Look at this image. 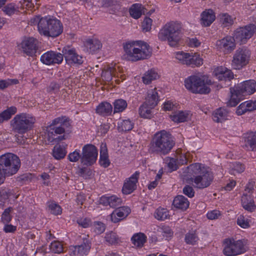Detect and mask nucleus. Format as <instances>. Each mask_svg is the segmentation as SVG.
I'll return each mask as SVG.
<instances>
[{"label": "nucleus", "instance_id": "f257e3e1", "mask_svg": "<svg viewBox=\"0 0 256 256\" xmlns=\"http://www.w3.org/2000/svg\"><path fill=\"white\" fill-rule=\"evenodd\" d=\"M124 56L127 60L136 62L150 57L152 50L149 44L142 40L130 41L124 44Z\"/></svg>", "mask_w": 256, "mask_h": 256}, {"label": "nucleus", "instance_id": "f03ea898", "mask_svg": "<svg viewBox=\"0 0 256 256\" xmlns=\"http://www.w3.org/2000/svg\"><path fill=\"white\" fill-rule=\"evenodd\" d=\"M175 145L172 134L162 130L156 132L152 138L150 147L152 153L160 155H166L168 154Z\"/></svg>", "mask_w": 256, "mask_h": 256}, {"label": "nucleus", "instance_id": "7ed1b4c3", "mask_svg": "<svg viewBox=\"0 0 256 256\" xmlns=\"http://www.w3.org/2000/svg\"><path fill=\"white\" fill-rule=\"evenodd\" d=\"M181 28L180 24L177 22H168L160 30L158 38L162 41L167 40L171 46H175L180 39Z\"/></svg>", "mask_w": 256, "mask_h": 256}, {"label": "nucleus", "instance_id": "20e7f679", "mask_svg": "<svg viewBox=\"0 0 256 256\" xmlns=\"http://www.w3.org/2000/svg\"><path fill=\"white\" fill-rule=\"evenodd\" d=\"M20 166L19 158L12 153L5 154L0 156V181L6 176L15 174Z\"/></svg>", "mask_w": 256, "mask_h": 256}, {"label": "nucleus", "instance_id": "39448f33", "mask_svg": "<svg viewBox=\"0 0 256 256\" xmlns=\"http://www.w3.org/2000/svg\"><path fill=\"white\" fill-rule=\"evenodd\" d=\"M62 31L63 26L60 20L50 16L42 18L39 27V32L41 35L55 38L60 36Z\"/></svg>", "mask_w": 256, "mask_h": 256}, {"label": "nucleus", "instance_id": "423d86ee", "mask_svg": "<svg viewBox=\"0 0 256 256\" xmlns=\"http://www.w3.org/2000/svg\"><path fill=\"white\" fill-rule=\"evenodd\" d=\"M212 84L210 80L201 78L196 75L188 76L184 80L186 88L194 94H207L210 92L208 86Z\"/></svg>", "mask_w": 256, "mask_h": 256}, {"label": "nucleus", "instance_id": "0eeeda50", "mask_svg": "<svg viewBox=\"0 0 256 256\" xmlns=\"http://www.w3.org/2000/svg\"><path fill=\"white\" fill-rule=\"evenodd\" d=\"M36 122L32 115L26 113L16 114L11 121L12 130L14 132L24 134L30 130Z\"/></svg>", "mask_w": 256, "mask_h": 256}, {"label": "nucleus", "instance_id": "6e6552de", "mask_svg": "<svg viewBox=\"0 0 256 256\" xmlns=\"http://www.w3.org/2000/svg\"><path fill=\"white\" fill-rule=\"evenodd\" d=\"M223 254L226 256H236L246 251L244 241L233 238H226L223 242Z\"/></svg>", "mask_w": 256, "mask_h": 256}, {"label": "nucleus", "instance_id": "1a4fd4ad", "mask_svg": "<svg viewBox=\"0 0 256 256\" xmlns=\"http://www.w3.org/2000/svg\"><path fill=\"white\" fill-rule=\"evenodd\" d=\"M68 118L66 116H60L54 118L52 120L51 124L44 128V138L46 142L50 143L54 142H58L64 139V136H58L54 134L52 130V126L58 124H66Z\"/></svg>", "mask_w": 256, "mask_h": 256}, {"label": "nucleus", "instance_id": "9d476101", "mask_svg": "<svg viewBox=\"0 0 256 256\" xmlns=\"http://www.w3.org/2000/svg\"><path fill=\"white\" fill-rule=\"evenodd\" d=\"M251 52L245 48H239L236 50L233 56L232 66L236 70H240L246 66L250 60Z\"/></svg>", "mask_w": 256, "mask_h": 256}, {"label": "nucleus", "instance_id": "9b49d317", "mask_svg": "<svg viewBox=\"0 0 256 256\" xmlns=\"http://www.w3.org/2000/svg\"><path fill=\"white\" fill-rule=\"evenodd\" d=\"M214 180V174L208 168H204L202 172L191 178L194 187L203 189L209 186Z\"/></svg>", "mask_w": 256, "mask_h": 256}, {"label": "nucleus", "instance_id": "f8f14e48", "mask_svg": "<svg viewBox=\"0 0 256 256\" xmlns=\"http://www.w3.org/2000/svg\"><path fill=\"white\" fill-rule=\"evenodd\" d=\"M176 58L182 64L192 67L200 66L203 64L202 58L197 53L178 52L176 53Z\"/></svg>", "mask_w": 256, "mask_h": 256}, {"label": "nucleus", "instance_id": "ddd939ff", "mask_svg": "<svg viewBox=\"0 0 256 256\" xmlns=\"http://www.w3.org/2000/svg\"><path fill=\"white\" fill-rule=\"evenodd\" d=\"M98 156V150L92 144H86L82 148L81 163L83 165L90 166L94 164Z\"/></svg>", "mask_w": 256, "mask_h": 256}, {"label": "nucleus", "instance_id": "4468645a", "mask_svg": "<svg viewBox=\"0 0 256 256\" xmlns=\"http://www.w3.org/2000/svg\"><path fill=\"white\" fill-rule=\"evenodd\" d=\"M256 30V26L250 24L237 28L234 32V37L236 42L240 44H245L253 36Z\"/></svg>", "mask_w": 256, "mask_h": 256}, {"label": "nucleus", "instance_id": "2eb2a0df", "mask_svg": "<svg viewBox=\"0 0 256 256\" xmlns=\"http://www.w3.org/2000/svg\"><path fill=\"white\" fill-rule=\"evenodd\" d=\"M38 40L33 37L25 38L19 45L22 52L28 56H35L38 49Z\"/></svg>", "mask_w": 256, "mask_h": 256}, {"label": "nucleus", "instance_id": "dca6fc26", "mask_svg": "<svg viewBox=\"0 0 256 256\" xmlns=\"http://www.w3.org/2000/svg\"><path fill=\"white\" fill-rule=\"evenodd\" d=\"M64 58L68 64L80 65L84 62L83 58L76 52L74 48L66 46L63 48Z\"/></svg>", "mask_w": 256, "mask_h": 256}, {"label": "nucleus", "instance_id": "f3484780", "mask_svg": "<svg viewBox=\"0 0 256 256\" xmlns=\"http://www.w3.org/2000/svg\"><path fill=\"white\" fill-rule=\"evenodd\" d=\"M236 40L234 37L226 36L216 42V48L224 54L231 52L236 48Z\"/></svg>", "mask_w": 256, "mask_h": 256}, {"label": "nucleus", "instance_id": "a211bd4d", "mask_svg": "<svg viewBox=\"0 0 256 256\" xmlns=\"http://www.w3.org/2000/svg\"><path fill=\"white\" fill-rule=\"evenodd\" d=\"M64 59L63 54L54 51H48L40 56V61L46 65L60 64Z\"/></svg>", "mask_w": 256, "mask_h": 256}, {"label": "nucleus", "instance_id": "6ab92c4d", "mask_svg": "<svg viewBox=\"0 0 256 256\" xmlns=\"http://www.w3.org/2000/svg\"><path fill=\"white\" fill-rule=\"evenodd\" d=\"M140 174L139 172L136 171L130 177L125 180L122 188L124 194H129L136 189Z\"/></svg>", "mask_w": 256, "mask_h": 256}, {"label": "nucleus", "instance_id": "aec40b11", "mask_svg": "<svg viewBox=\"0 0 256 256\" xmlns=\"http://www.w3.org/2000/svg\"><path fill=\"white\" fill-rule=\"evenodd\" d=\"M236 91L243 96L252 94L256 91V82L252 80H246L238 84Z\"/></svg>", "mask_w": 256, "mask_h": 256}, {"label": "nucleus", "instance_id": "412c9836", "mask_svg": "<svg viewBox=\"0 0 256 256\" xmlns=\"http://www.w3.org/2000/svg\"><path fill=\"white\" fill-rule=\"evenodd\" d=\"M213 72L219 80H230L234 78V74L232 70L222 66L216 68Z\"/></svg>", "mask_w": 256, "mask_h": 256}, {"label": "nucleus", "instance_id": "4be33fe9", "mask_svg": "<svg viewBox=\"0 0 256 256\" xmlns=\"http://www.w3.org/2000/svg\"><path fill=\"white\" fill-rule=\"evenodd\" d=\"M130 212V209L128 207H120L116 209L110 214L111 220L114 222H118L126 218Z\"/></svg>", "mask_w": 256, "mask_h": 256}, {"label": "nucleus", "instance_id": "5701e85b", "mask_svg": "<svg viewBox=\"0 0 256 256\" xmlns=\"http://www.w3.org/2000/svg\"><path fill=\"white\" fill-rule=\"evenodd\" d=\"M91 248V243L88 238H84L80 245L76 246L73 250L76 256H84L88 254Z\"/></svg>", "mask_w": 256, "mask_h": 256}, {"label": "nucleus", "instance_id": "b1692460", "mask_svg": "<svg viewBox=\"0 0 256 256\" xmlns=\"http://www.w3.org/2000/svg\"><path fill=\"white\" fill-rule=\"evenodd\" d=\"M254 110H256V100H250L240 104L236 109V113L238 115L240 116L247 112Z\"/></svg>", "mask_w": 256, "mask_h": 256}, {"label": "nucleus", "instance_id": "393cba45", "mask_svg": "<svg viewBox=\"0 0 256 256\" xmlns=\"http://www.w3.org/2000/svg\"><path fill=\"white\" fill-rule=\"evenodd\" d=\"M200 16L202 24L204 26H210L216 18L214 12L211 9L206 10Z\"/></svg>", "mask_w": 256, "mask_h": 256}, {"label": "nucleus", "instance_id": "a878e982", "mask_svg": "<svg viewBox=\"0 0 256 256\" xmlns=\"http://www.w3.org/2000/svg\"><path fill=\"white\" fill-rule=\"evenodd\" d=\"M100 164L104 168H107L110 164L106 145L102 143L100 147Z\"/></svg>", "mask_w": 256, "mask_h": 256}, {"label": "nucleus", "instance_id": "bb28decb", "mask_svg": "<svg viewBox=\"0 0 256 256\" xmlns=\"http://www.w3.org/2000/svg\"><path fill=\"white\" fill-rule=\"evenodd\" d=\"M190 114L188 111H178L172 112L170 117L171 120L177 123L184 122L187 121L190 118Z\"/></svg>", "mask_w": 256, "mask_h": 256}, {"label": "nucleus", "instance_id": "cd10ccee", "mask_svg": "<svg viewBox=\"0 0 256 256\" xmlns=\"http://www.w3.org/2000/svg\"><path fill=\"white\" fill-rule=\"evenodd\" d=\"M245 146L249 150L256 151V131L246 134L245 137Z\"/></svg>", "mask_w": 256, "mask_h": 256}, {"label": "nucleus", "instance_id": "c85d7f7f", "mask_svg": "<svg viewBox=\"0 0 256 256\" xmlns=\"http://www.w3.org/2000/svg\"><path fill=\"white\" fill-rule=\"evenodd\" d=\"M228 110L225 108H220L213 112L212 118L215 122H222L228 118Z\"/></svg>", "mask_w": 256, "mask_h": 256}, {"label": "nucleus", "instance_id": "c756f323", "mask_svg": "<svg viewBox=\"0 0 256 256\" xmlns=\"http://www.w3.org/2000/svg\"><path fill=\"white\" fill-rule=\"evenodd\" d=\"M189 202L188 199L183 196H176L172 204L176 208L182 210H186L189 206Z\"/></svg>", "mask_w": 256, "mask_h": 256}, {"label": "nucleus", "instance_id": "7c9ffc66", "mask_svg": "<svg viewBox=\"0 0 256 256\" xmlns=\"http://www.w3.org/2000/svg\"><path fill=\"white\" fill-rule=\"evenodd\" d=\"M112 106L108 102H102L96 108V112L101 116H108L111 114Z\"/></svg>", "mask_w": 256, "mask_h": 256}, {"label": "nucleus", "instance_id": "2f4dec72", "mask_svg": "<svg viewBox=\"0 0 256 256\" xmlns=\"http://www.w3.org/2000/svg\"><path fill=\"white\" fill-rule=\"evenodd\" d=\"M242 207L246 210L252 212L256 208L254 201L250 195L244 194L242 197Z\"/></svg>", "mask_w": 256, "mask_h": 256}, {"label": "nucleus", "instance_id": "473e14b6", "mask_svg": "<svg viewBox=\"0 0 256 256\" xmlns=\"http://www.w3.org/2000/svg\"><path fill=\"white\" fill-rule=\"evenodd\" d=\"M208 168V167H205L201 164L194 163L188 166L186 170H187L188 176L198 175L202 172L204 168Z\"/></svg>", "mask_w": 256, "mask_h": 256}, {"label": "nucleus", "instance_id": "72a5a7b5", "mask_svg": "<svg viewBox=\"0 0 256 256\" xmlns=\"http://www.w3.org/2000/svg\"><path fill=\"white\" fill-rule=\"evenodd\" d=\"M158 101V94L154 89L148 92V96L144 102L150 106L151 108H154V107L157 105Z\"/></svg>", "mask_w": 256, "mask_h": 256}, {"label": "nucleus", "instance_id": "f704fd0d", "mask_svg": "<svg viewBox=\"0 0 256 256\" xmlns=\"http://www.w3.org/2000/svg\"><path fill=\"white\" fill-rule=\"evenodd\" d=\"M131 241L135 246L142 248L146 241V236L143 233H136L132 237Z\"/></svg>", "mask_w": 256, "mask_h": 256}, {"label": "nucleus", "instance_id": "c9c22d12", "mask_svg": "<svg viewBox=\"0 0 256 256\" xmlns=\"http://www.w3.org/2000/svg\"><path fill=\"white\" fill-rule=\"evenodd\" d=\"M199 240L198 232L196 230H189L184 236L185 242L190 245L196 244Z\"/></svg>", "mask_w": 256, "mask_h": 256}, {"label": "nucleus", "instance_id": "e433bc0d", "mask_svg": "<svg viewBox=\"0 0 256 256\" xmlns=\"http://www.w3.org/2000/svg\"><path fill=\"white\" fill-rule=\"evenodd\" d=\"M134 123L130 119L122 120L118 123V129L119 132H127L132 129Z\"/></svg>", "mask_w": 256, "mask_h": 256}, {"label": "nucleus", "instance_id": "4c0bfd02", "mask_svg": "<svg viewBox=\"0 0 256 256\" xmlns=\"http://www.w3.org/2000/svg\"><path fill=\"white\" fill-rule=\"evenodd\" d=\"M85 46L90 52H96L102 47V44L96 38L88 39L85 43Z\"/></svg>", "mask_w": 256, "mask_h": 256}, {"label": "nucleus", "instance_id": "58836bf2", "mask_svg": "<svg viewBox=\"0 0 256 256\" xmlns=\"http://www.w3.org/2000/svg\"><path fill=\"white\" fill-rule=\"evenodd\" d=\"M151 106L144 102L139 108L140 116L144 118H150L152 116V110Z\"/></svg>", "mask_w": 256, "mask_h": 256}, {"label": "nucleus", "instance_id": "ea45409f", "mask_svg": "<svg viewBox=\"0 0 256 256\" xmlns=\"http://www.w3.org/2000/svg\"><path fill=\"white\" fill-rule=\"evenodd\" d=\"M159 77L158 74L153 70L146 72L142 77L143 82L146 84H150L152 80H156Z\"/></svg>", "mask_w": 256, "mask_h": 256}, {"label": "nucleus", "instance_id": "a19ab883", "mask_svg": "<svg viewBox=\"0 0 256 256\" xmlns=\"http://www.w3.org/2000/svg\"><path fill=\"white\" fill-rule=\"evenodd\" d=\"M142 8H143L141 4H134L130 9V14L132 18L138 19L142 14Z\"/></svg>", "mask_w": 256, "mask_h": 256}, {"label": "nucleus", "instance_id": "79ce46f5", "mask_svg": "<svg viewBox=\"0 0 256 256\" xmlns=\"http://www.w3.org/2000/svg\"><path fill=\"white\" fill-rule=\"evenodd\" d=\"M16 112V108L12 106L4 110L0 114V123L10 120L12 115Z\"/></svg>", "mask_w": 256, "mask_h": 256}, {"label": "nucleus", "instance_id": "37998d69", "mask_svg": "<svg viewBox=\"0 0 256 256\" xmlns=\"http://www.w3.org/2000/svg\"><path fill=\"white\" fill-rule=\"evenodd\" d=\"M154 216L158 220H164L168 218L169 212L166 208L160 207L156 210Z\"/></svg>", "mask_w": 256, "mask_h": 256}, {"label": "nucleus", "instance_id": "c03bdc74", "mask_svg": "<svg viewBox=\"0 0 256 256\" xmlns=\"http://www.w3.org/2000/svg\"><path fill=\"white\" fill-rule=\"evenodd\" d=\"M126 102L123 99L116 100L114 102V113L123 112L127 107Z\"/></svg>", "mask_w": 256, "mask_h": 256}, {"label": "nucleus", "instance_id": "a18cd8bd", "mask_svg": "<svg viewBox=\"0 0 256 256\" xmlns=\"http://www.w3.org/2000/svg\"><path fill=\"white\" fill-rule=\"evenodd\" d=\"M66 150L64 148L60 145H56L52 150V155L56 160L63 158L66 154Z\"/></svg>", "mask_w": 256, "mask_h": 256}, {"label": "nucleus", "instance_id": "49530a36", "mask_svg": "<svg viewBox=\"0 0 256 256\" xmlns=\"http://www.w3.org/2000/svg\"><path fill=\"white\" fill-rule=\"evenodd\" d=\"M2 10L5 14L11 16L18 12V6L14 3H10L4 6Z\"/></svg>", "mask_w": 256, "mask_h": 256}, {"label": "nucleus", "instance_id": "de8ad7c7", "mask_svg": "<svg viewBox=\"0 0 256 256\" xmlns=\"http://www.w3.org/2000/svg\"><path fill=\"white\" fill-rule=\"evenodd\" d=\"M104 238L106 241L111 245L118 244L120 241L118 235L112 232L106 233Z\"/></svg>", "mask_w": 256, "mask_h": 256}, {"label": "nucleus", "instance_id": "09e8293b", "mask_svg": "<svg viewBox=\"0 0 256 256\" xmlns=\"http://www.w3.org/2000/svg\"><path fill=\"white\" fill-rule=\"evenodd\" d=\"M50 212L54 215L60 214L62 212L61 207L54 202H50L47 203Z\"/></svg>", "mask_w": 256, "mask_h": 256}, {"label": "nucleus", "instance_id": "8fccbe9b", "mask_svg": "<svg viewBox=\"0 0 256 256\" xmlns=\"http://www.w3.org/2000/svg\"><path fill=\"white\" fill-rule=\"evenodd\" d=\"M12 210L13 208L12 207H9L4 210L1 217V220L4 224H8L11 221L12 218L11 213Z\"/></svg>", "mask_w": 256, "mask_h": 256}, {"label": "nucleus", "instance_id": "3c124183", "mask_svg": "<svg viewBox=\"0 0 256 256\" xmlns=\"http://www.w3.org/2000/svg\"><path fill=\"white\" fill-rule=\"evenodd\" d=\"M220 20L224 26H228L233 24V20L230 16L226 13L220 14Z\"/></svg>", "mask_w": 256, "mask_h": 256}, {"label": "nucleus", "instance_id": "603ef678", "mask_svg": "<svg viewBox=\"0 0 256 256\" xmlns=\"http://www.w3.org/2000/svg\"><path fill=\"white\" fill-rule=\"evenodd\" d=\"M50 250L55 254H60L63 252L64 247L62 244L58 241H54L50 246Z\"/></svg>", "mask_w": 256, "mask_h": 256}, {"label": "nucleus", "instance_id": "864d4df0", "mask_svg": "<svg viewBox=\"0 0 256 256\" xmlns=\"http://www.w3.org/2000/svg\"><path fill=\"white\" fill-rule=\"evenodd\" d=\"M160 232L164 238H165L166 240L172 237L174 232L171 228L168 226H163L160 228Z\"/></svg>", "mask_w": 256, "mask_h": 256}, {"label": "nucleus", "instance_id": "5fc2aeb1", "mask_svg": "<svg viewBox=\"0 0 256 256\" xmlns=\"http://www.w3.org/2000/svg\"><path fill=\"white\" fill-rule=\"evenodd\" d=\"M250 220L243 215H240L237 219V224L241 228H246L250 226Z\"/></svg>", "mask_w": 256, "mask_h": 256}, {"label": "nucleus", "instance_id": "6e6d98bb", "mask_svg": "<svg viewBox=\"0 0 256 256\" xmlns=\"http://www.w3.org/2000/svg\"><path fill=\"white\" fill-rule=\"evenodd\" d=\"M68 158L71 162H77L80 160H81L82 154H80V150H76L74 152H70Z\"/></svg>", "mask_w": 256, "mask_h": 256}, {"label": "nucleus", "instance_id": "4d7b16f0", "mask_svg": "<svg viewBox=\"0 0 256 256\" xmlns=\"http://www.w3.org/2000/svg\"><path fill=\"white\" fill-rule=\"evenodd\" d=\"M18 82L16 79H8L0 80V90H4L12 84H16Z\"/></svg>", "mask_w": 256, "mask_h": 256}, {"label": "nucleus", "instance_id": "13d9d810", "mask_svg": "<svg viewBox=\"0 0 256 256\" xmlns=\"http://www.w3.org/2000/svg\"><path fill=\"white\" fill-rule=\"evenodd\" d=\"M166 162L170 171H174L178 169V165L176 159L168 157L166 158Z\"/></svg>", "mask_w": 256, "mask_h": 256}, {"label": "nucleus", "instance_id": "bf43d9fd", "mask_svg": "<svg viewBox=\"0 0 256 256\" xmlns=\"http://www.w3.org/2000/svg\"><path fill=\"white\" fill-rule=\"evenodd\" d=\"M105 229L106 226L102 222H94V230L96 234H102L105 230Z\"/></svg>", "mask_w": 256, "mask_h": 256}, {"label": "nucleus", "instance_id": "052dcab7", "mask_svg": "<svg viewBox=\"0 0 256 256\" xmlns=\"http://www.w3.org/2000/svg\"><path fill=\"white\" fill-rule=\"evenodd\" d=\"M36 0H24L21 3V7L32 10L34 8V4H36Z\"/></svg>", "mask_w": 256, "mask_h": 256}, {"label": "nucleus", "instance_id": "680f3d73", "mask_svg": "<svg viewBox=\"0 0 256 256\" xmlns=\"http://www.w3.org/2000/svg\"><path fill=\"white\" fill-rule=\"evenodd\" d=\"M122 200L116 196H110V206L111 208H116L121 204Z\"/></svg>", "mask_w": 256, "mask_h": 256}, {"label": "nucleus", "instance_id": "e2e57ef3", "mask_svg": "<svg viewBox=\"0 0 256 256\" xmlns=\"http://www.w3.org/2000/svg\"><path fill=\"white\" fill-rule=\"evenodd\" d=\"M152 20L149 18H146L142 22V28L144 30L148 32L151 29Z\"/></svg>", "mask_w": 256, "mask_h": 256}, {"label": "nucleus", "instance_id": "0e129e2a", "mask_svg": "<svg viewBox=\"0 0 256 256\" xmlns=\"http://www.w3.org/2000/svg\"><path fill=\"white\" fill-rule=\"evenodd\" d=\"M239 102L240 98H238L237 94H234L232 92V96L228 102V105L230 106H235Z\"/></svg>", "mask_w": 256, "mask_h": 256}, {"label": "nucleus", "instance_id": "69168bd1", "mask_svg": "<svg viewBox=\"0 0 256 256\" xmlns=\"http://www.w3.org/2000/svg\"><path fill=\"white\" fill-rule=\"evenodd\" d=\"M76 222L79 226L84 228H88L91 224L90 220L87 218H78Z\"/></svg>", "mask_w": 256, "mask_h": 256}, {"label": "nucleus", "instance_id": "338daca9", "mask_svg": "<svg viewBox=\"0 0 256 256\" xmlns=\"http://www.w3.org/2000/svg\"><path fill=\"white\" fill-rule=\"evenodd\" d=\"M221 215L220 212L218 210L210 211L207 213L206 216L209 220L218 219Z\"/></svg>", "mask_w": 256, "mask_h": 256}, {"label": "nucleus", "instance_id": "774afa93", "mask_svg": "<svg viewBox=\"0 0 256 256\" xmlns=\"http://www.w3.org/2000/svg\"><path fill=\"white\" fill-rule=\"evenodd\" d=\"M184 194L189 198H192L194 194V191L193 188L188 185L185 186L183 188Z\"/></svg>", "mask_w": 256, "mask_h": 256}]
</instances>
